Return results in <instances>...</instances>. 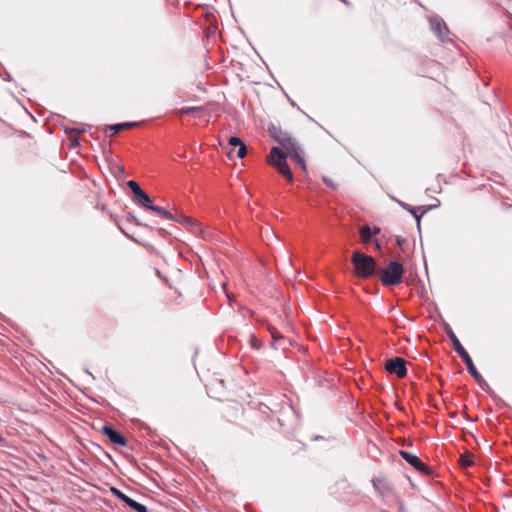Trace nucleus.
<instances>
[{"instance_id": "obj_1", "label": "nucleus", "mask_w": 512, "mask_h": 512, "mask_svg": "<svg viewBox=\"0 0 512 512\" xmlns=\"http://www.w3.org/2000/svg\"><path fill=\"white\" fill-rule=\"evenodd\" d=\"M269 133L271 137L279 143L282 149L272 147L270 153L267 155L266 161L270 166L276 169L288 183H293L294 176L287 163V158H290L305 172L306 163L304 151L297 139L290 133L275 126L269 128Z\"/></svg>"}, {"instance_id": "obj_2", "label": "nucleus", "mask_w": 512, "mask_h": 512, "mask_svg": "<svg viewBox=\"0 0 512 512\" xmlns=\"http://www.w3.org/2000/svg\"><path fill=\"white\" fill-rule=\"evenodd\" d=\"M351 262L354 266V274L358 278H369L376 272L377 263L371 256L355 251L352 254Z\"/></svg>"}, {"instance_id": "obj_3", "label": "nucleus", "mask_w": 512, "mask_h": 512, "mask_svg": "<svg viewBox=\"0 0 512 512\" xmlns=\"http://www.w3.org/2000/svg\"><path fill=\"white\" fill-rule=\"evenodd\" d=\"M404 274L402 264L391 261L386 268L378 272V277L384 286H395L401 283Z\"/></svg>"}, {"instance_id": "obj_4", "label": "nucleus", "mask_w": 512, "mask_h": 512, "mask_svg": "<svg viewBox=\"0 0 512 512\" xmlns=\"http://www.w3.org/2000/svg\"><path fill=\"white\" fill-rule=\"evenodd\" d=\"M449 337H450V339L452 341V345H453L454 350L458 353V355L461 357V359L465 362L468 371L473 376L475 381L478 384L481 385L485 381H484L483 377L481 376V374L476 369V367H475V365H474L470 355L465 350V348L462 346V344L460 343L459 339L457 338V336L453 332H451L449 334Z\"/></svg>"}, {"instance_id": "obj_5", "label": "nucleus", "mask_w": 512, "mask_h": 512, "mask_svg": "<svg viewBox=\"0 0 512 512\" xmlns=\"http://www.w3.org/2000/svg\"><path fill=\"white\" fill-rule=\"evenodd\" d=\"M291 327L286 323L280 331L275 326L268 324V330L272 336V346L275 349H286L287 337L286 334L290 331Z\"/></svg>"}, {"instance_id": "obj_6", "label": "nucleus", "mask_w": 512, "mask_h": 512, "mask_svg": "<svg viewBox=\"0 0 512 512\" xmlns=\"http://www.w3.org/2000/svg\"><path fill=\"white\" fill-rule=\"evenodd\" d=\"M385 369L390 374H396L398 378H404L407 374L406 361L400 357L388 359L385 363Z\"/></svg>"}, {"instance_id": "obj_7", "label": "nucleus", "mask_w": 512, "mask_h": 512, "mask_svg": "<svg viewBox=\"0 0 512 512\" xmlns=\"http://www.w3.org/2000/svg\"><path fill=\"white\" fill-rule=\"evenodd\" d=\"M400 456L411 466H413L417 471L423 473V474H429L430 470L429 468L417 457L416 455L401 450Z\"/></svg>"}, {"instance_id": "obj_8", "label": "nucleus", "mask_w": 512, "mask_h": 512, "mask_svg": "<svg viewBox=\"0 0 512 512\" xmlns=\"http://www.w3.org/2000/svg\"><path fill=\"white\" fill-rule=\"evenodd\" d=\"M102 433L105 436H107L109 441L113 444H116V445H119L122 447L127 445L126 438L121 433H119L118 431H116L115 429H113L110 426H107V425L103 426Z\"/></svg>"}, {"instance_id": "obj_9", "label": "nucleus", "mask_w": 512, "mask_h": 512, "mask_svg": "<svg viewBox=\"0 0 512 512\" xmlns=\"http://www.w3.org/2000/svg\"><path fill=\"white\" fill-rule=\"evenodd\" d=\"M372 482L374 489L381 496H386L392 492V487L386 478H375Z\"/></svg>"}, {"instance_id": "obj_10", "label": "nucleus", "mask_w": 512, "mask_h": 512, "mask_svg": "<svg viewBox=\"0 0 512 512\" xmlns=\"http://www.w3.org/2000/svg\"><path fill=\"white\" fill-rule=\"evenodd\" d=\"M139 123L137 122H125V123H119V124H113L106 127L105 132L108 133L111 132L109 136H113L114 134L121 132L123 130H127L133 127L138 126Z\"/></svg>"}, {"instance_id": "obj_11", "label": "nucleus", "mask_w": 512, "mask_h": 512, "mask_svg": "<svg viewBox=\"0 0 512 512\" xmlns=\"http://www.w3.org/2000/svg\"><path fill=\"white\" fill-rule=\"evenodd\" d=\"M127 506H129L131 509L135 510L136 512H148L147 507L141 503H138L137 501L133 500L129 496L124 499V502Z\"/></svg>"}, {"instance_id": "obj_12", "label": "nucleus", "mask_w": 512, "mask_h": 512, "mask_svg": "<svg viewBox=\"0 0 512 512\" xmlns=\"http://www.w3.org/2000/svg\"><path fill=\"white\" fill-rule=\"evenodd\" d=\"M136 200L145 208L150 210V207H152V201L149 197V195L143 190L137 197Z\"/></svg>"}, {"instance_id": "obj_13", "label": "nucleus", "mask_w": 512, "mask_h": 512, "mask_svg": "<svg viewBox=\"0 0 512 512\" xmlns=\"http://www.w3.org/2000/svg\"><path fill=\"white\" fill-rule=\"evenodd\" d=\"M360 237H361V241L364 243V244H368L370 241H371V237H372V230L369 226H363L360 228Z\"/></svg>"}, {"instance_id": "obj_14", "label": "nucleus", "mask_w": 512, "mask_h": 512, "mask_svg": "<svg viewBox=\"0 0 512 512\" xmlns=\"http://www.w3.org/2000/svg\"><path fill=\"white\" fill-rule=\"evenodd\" d=\"M474 455L470 452H466L465 454L460 456L459 463L462 467H470L474 464Z\"/></svg>"}, {"instance_id": "obj_15", "label": "nucleus", "mask_w": 512, "mask_h": 512, "mask_svg": "<svg viewBox=\"0 0 512 512\" xmlns=\"http://www.w3.org/2000/svg\"><path fill=\"white\" fill-rule=\"evenodd\" d=\"M150 210L156 212L162 218L169 219V220L174 219V216L169 211H167L166 209L161 208L159 206L153 205L152 207H150Z\"/></svg>"}, {"instance_id": "obj_16", "label": "nucleus", "mask_w": 512, "mask_h": 512, "mask_svg": "<svg viewBox=\"0 0 512 512\" xmlns=\"http://www.w3.org/2000/svg\"><path fill=\"white\" fill-rule=\"evenodd\" d=\"M205 112V108L204 107H196V106H191V107H183L179 110V114L180 115H183V114H192V113H204Z\"/></svg>"}, {"instance_id": "obj_17", "label": "nucleus", "mask_w": 512, "mask_h": 512, "mask_svg": "<svg viewBox=\"0 0 512 512\" xmlns=\"http://www.w3.org/2000/svg\"><path fill=\"white\" fill-rule=\"evenodd\" d=\"M127 185L134 193L135 198L143 191V189L139 186V184L137 182H135L134 180L128 181Z\"/></svg>"}, {"instance_id": "obj_18", "label": "nucleus", "mask_w": 512, "mask_h": 512, "mask_svg": "<svg viewBox=\"0 0 512 512\" xmlns=\"http://www.w3.org/2000/svg\"><path fill=\"white\" fill-rule=\"evenodd\" d=\"M111 493L116 497L118 498L119 500H121L122 502H124V499H126L128 496L126 494H124L122 491H120L118 488H115V487H111Z\"/></svg>"}, {"instance_id": "obj_19", "label": "nucleus", "mask_w": 512, "mask_h": 512, "mask_svg": "<svg viewBox=\"0 0 512 512\" xmlns=\"http://www.w3.org/2000/svg\"><path fill=\"white\" fill-rule=\"evenodd\" d=\"M243 144V141L238 137H230L228 141V145L232 147H239Z\"/></svg>"}, {"instance_id": "obj_20", "label": "nucleus", "mask_w": 512, "mask_h": 512, "mask_svg": "<svg viewBox=\"0 0 512 512\" xmlns=\"http://www.w3.org/2000/svg\"><path fill=\"white\" fill-rule=\"evenodd\" d=\"M237 157L242 159L246 156L247 154V148L245 146V144H241L239 147H238V150H237Z\"/></svg>"}, {"instance_id": "obj_21", "label": "nucleus", "mask_w": 512, "mask_h": 512, "mask_svg": "<svg viewBox=\"0 0 512 512\" xmlns=\"http://www.w3.org/2000/svg\"><path fill=\"white\" fill-rule=\"evenodd\" d=\"M174 221H177V222H180V223H183V224H191L192 223V220L191 218L187 217V216H184V215H179V217L173 219Z\"/></svg>"}, {"instance_id": "obj_22", "label": "nucleus", "mask_w": 512, "mask_h": 512, "mask_svg": "<svg viewBox=\"0 0 512 512\" xmlns=\"http://www.w3.org/2000/svg\"><path fill=\"white\" fill-rule=\"evenodd\" d=\"M415 217L417 223H420V216L416 213V210L414 208H407Z\"/></svg>"}, {"instance_id": "obj_23", "label": "nucleus", "mask_w": 512, "mask_h": 512, "mask_svg": "<svg viewBox=\"0 0 512 512\" xmlns=\"http://www.w3.org/2000/svg\"><path fill=\"white\" fill-rule=\"evenodd\" d=\"M324 182H325L326 185H328V186H330L332 188H335V186L332 184V182L330 180L324 178Z\"/></svg>"}, {"instance_id": "obj_24", "label": "nucleus", "mask_w": 512, "mask_h": 512, "mask_svg": "<svg viewBox=\"0 0 512 512\" xmlns=\"http://www.w3.org/2000/svg\"><path fill=\"white\" fill-rule=\"evenodd\" d=\"M380 232V228L378 227H375L374 230L372 231V235H376Z\"/></svg>"}, {"instance_id": "obj_25", "label": "nucleus", "mask_w": 512, "mask_h": 512, "mask_svg": "<svg viewBox=\"0 0 512 512\" xmlns=\"http://www.w3.org/2000/svg\"><path fill=\"white\" fill-rule=\"evenodd\" d=\"M375 247L376 249H380V244L378 243V241H375Z\"/></svg>"}, {"instance_id": "obj_26", "label": "nucleus", "mask_w": 512, "mask_h": 512, "mask_svg": "<svg viewBox=\"0 0 512 512\" xmlns=\"http://www.w3.org/2000/svg\"><path fill=\"white\" fill-rule=\"evenodd\" d=\"M232 152H233V149L227 151V154L230 156Z\"/></svg>"}]
</instances>
